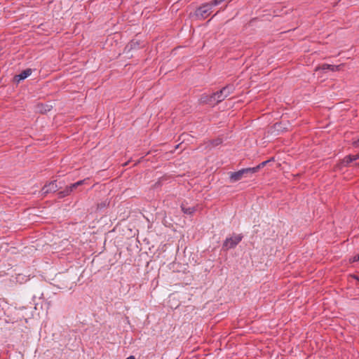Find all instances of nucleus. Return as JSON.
I'll return each mask as SVG.
<instances>
[{
  "label": "nucleus",
  "mask_w": 359,
  "mask_h": 359,
  "mask_svg": "<svg viewBox=\"0 0 359 359\" xmlns=\"http://www.w3.org/2000/svg\"><path fill=\"white\" fill-rule=\"evenodd\" d=\"M212 7L210 2L202 4L196 9L194 12L195 17L198 20H205L211 14Z\"/></svg>",
  "instance_id": "nucleus-1"
},
{
  "label": "nucleus",
  "mask_w": 359,
  "mask_h": 359,
  "mask_svg": "<svg viewBox=\"0 0 359 359\" xmlns=\"http://www.w3.org/2000/svg\"><path fill=\"white\" fill-rule=\"evenodd\" d=\"M235 87L233 85L229 84L222 88L220 90L214 93V95H216L217 97V102L219 103L224 100L228 96L233 93Z\"/></svg>",
  "instance_id": "nucleus-2"
},
{
  "label": "nucleus",
  "mask_w": 359,
  "mask_h": 359,
  "mask_svg": "<svg viewBox=\"0 0 359 359\" xmlns=\"http://www.w3.org/2000/svg\"><path fill=\"white\" fill-rule=\"evenodd\" d=\"M252 174L253 170L251 168H243L237 172H231L229 179L231 182H236L241 180L243 177H246Z\"/></svg>",
  "instance_id": "nucleus-3"
},
{
  "label": "nucleus",
  "mask_w": 359,
  "mask_h": 359,
  "mask_svg": "<svg viewBox=\"0 0 359 359\" xmlns=\"http://www.w3.org/2000/svg\"><path fill=\"white\" fill-rule=\"evenodd\" d=\"M243 236L241 234L235 235L233 237L226 238L222 245V248L225 250L234 248L241 241Z\"/></svg>",
  "instance_id": "nucleus-4"
},
{
  "label": "nucleus",
  "mask_w": 359,
  "mask_h": 359,
  "mask_svg": "<svg viewBox=\"0 0 359 359\" xmlns=\"http://www.w3.org/2000/svg\"><path fill=\"white\" fill-rule=\"evenodd\" d=\"M61 187H58V185L57 184L56 180L52 181L48 184L44 185L43 187L41 189V195L46 196L49 193L56 192Z\"/></svg>",
  "instance_id": "nucleus-5"
},
{
  "label": "nucleus",
  "mask_w": 359,
  "mask_h": 359,
  "mask_svg": "<svg viewBox=\"0 0 359 359\" xmlns=\"http://www.w3.org/2000/svg\"><path fill=\"white\" fill-rule=\"evenodd\" d=\"M199 102L201 104L210 105H215L218 103L217 102V97L216 95H214V93L211 95L203 94L199 99Z\"/></svg>",
  "instance_id": "nucleus-6"
},
{
  "label": "nucleus",
  "mask_w": 359,
  "mask_h": 359,
  "mask_svg": "<svg viewBox=\"0 0 359 359\" xmlns=\"http://www.w3.org/2000/svg\"><path fill=\"white\" fill-rule=\"evenodd\" d=\"M144 45L140 40L133 39L126 46L125 50L126 51H130L134 49H137L143 47Z\"/></svg>",
  "instance_id": "nucleus-7"
},
{
  "label": "nucleus",
  "mask_w": 359,
  "mask_h": 359,
  "mask_svg": "<svg viewBox=\"0 0 359 359\" xmlns=\"http://www.w3.org/2000/svg\"><path fill=\"white\" fill-rule=\"evenodd\" d=\"M32 74V69H26L23 70L20 74L15 75L14 77V81L16 82H20V81H22L27 78L29 76H30Z\"/></svg>",
  "instance_id": "nucleus-8"
},
{
  "label": "nucleus",
  "mask_w": 359,
  "mask_h": 359,
  "mask_svg": "<svg viewBox=\"0 0 359 359\" xmlns=\"http://www.w3.org/2000/svg\"><path fill=\"white\" fill-rule=\"evenodd\" d=\"M86 182V180H79L75 183L71 184L69 186H67L70 192L72 193L74 190L78 188L79 186L83 185Z\"/></svg>",
  "instance_id": "nucleus-9"
},
{
  "label": "nucleus",
  "mask_w": 359,
  "mask_h": 359,
  "mask_svg": "<svg viewBox=\"0 0 359 359\" xmlns=\"http://www.w3.org/2000/svg\"><path fill=\"white\" fill-rule=\"evenodd\" d=\"M181 208H182V212L184 214L189 215H192L196 210V207L194 206V207L187 208V207H185V205L184 204H182Z\"/></svg>",
  "instance_id": "nucleus-10"
},
{
  "label": "nucleus",
  "mask_w": 359,
  "mask_h": 359,
  "mask_svg": "<svg viewBox=\"0 0 359 359\" xmlns=\"http://www.w3.org/2000/svg\"><path fill=\"white\" fill-rule=\"evenodd\" d=\"M70 194H71L70 191L66 187L64 190L58 191L57 195L58 198H63L70 195Z\"/></svg>",
  "instance_id": "nucleus-11"
},
{
  "label": "nucleus",
  "mask_w": 359,
  "mask_h": 359,
  "mask_svg": "<svg viewBox=\"0 0 359 359\" xmlns=\"http://www.w3.org/2000/svg\"><path fill=\"white\" fill-rule=\"evenodd\" d=\"M271 160H267L262 162L257 166L251 168L253 170V174L258 172L261 168H264Z\"/></svg>",
  "instance_id": "nucleus-12"
},
{
  "label": "nucleus",
  "mask_w": 359,
  "mask_h": 359,
  "mask_svg": "<svg viewBox=\"0 0 359 359\" xmlns=\"http://www.w3.org/2000/svg\"><path fill=\"white\" fill-rule=\"evenodd\" d=\"M321 69L323 70L330 69L331 71H333V72L339 69V66L331 65H327V64L323 65L321 67Z\"/></svg>",
  "instance_id": "nucleus-13"
},
{
  "label": "nucleus",
  "mask_w": 359,
  "mask_h": 359,
  "mask_svg": "<svg viewBox=\"0 0 359 359\" xmlns=\"http://www.w3.org/2000/svg\"><path fill=\"white\" fill-rule=\"evenodd\" d=\"M354 161L352 157V155H348L344 157V158L341 161V164H343L344 166H348L349 163Z\"/></svg>",
  "instance_id": "nucleus-14"
},
{
  "label": "nucleus",
  "mask_w": 359,
  "mask_h": 359,
  "mask_svg": "<svg viewBox=\"0 0 359 359\" xmlns=\"http://www.w3.org/2000/svg\"><path fill=\"white\" fill-rule=\"evenodd\" d=\"M222 142V139L218 138V139L212 140L210 142V144L212 147H216V146L219 145Z\"/></svg>",
  "instance_id": "nucleus-15"
},
{
  "label": "nucleus",
  "mask_w": 359,
  "mask_h": 359,
  "mask_svg": "<svg viewBox=\"0 0 359 359\" xmlns=\"http://www.w3.org/2000/svg\"><path fill=\"white\" fill-rule=\"evenodd\" d=\"M226 0H212L210 2V4L212 5V6H217L220 4H222V2L225 1Z\"/></svg>",
  "instance_id": "nucleus-16"
},
{
  "label": "nucleus",
  "mask_w": 359,
  "mask_h": 359,
  "mask_svg": "<svg viewBox=\"0 0 359 359\" xmlns=\"http://www.w3.org/2000/svg\"><path fill=\"white\" fill-rule=\"evenodd\" d=\"M351 262H359V254L353 256L352 258L350 259Z\"/></svg>",
  "instance_id": "nucleus-17"
},
{
  "label": "nucleus",
  "mask_w": 359,
  "mask_h": 359,
  "mask_svg": "<svg viewBox=\"0 0 359 359\" xmlns=\"http://www.w3.org/2000/svg\"><path fill=\"white\" fill-rule=\"evenodd\" d=\"M353 146L355 148H359V138L353 142Z\"/></svg>",
  "instance_id": "nucleus-18"
},
{
  "label": "nucleus",
  "mask_w": 359,
  "mask_h": 359,
  "mask_svg": "<svg viewBox=\"0 0 359 359\" xmlns=\"http://www.w3.org/2000/svg\"><path fill=\"white\" fill-rule=\"evenodd\" d=\"M352 157H353V161H356V160L359 159V153L355 155H352Z\"/></svg>",
  "instance_id": "nucleus-19"
},
{
  "label": "nucleus",
  "mask_w": 359,
  "mask_h": 359,
  "mask_svg": "<svg viewBox=\"0 0 359 359\" xmlns=\"http://www.w3.org/2000/svg\"><path fill=\"white\" fill-rule=\"evenodd\" d=\"M280 126V123H276V124L274 125L275 128H276L277 130H279V129H278V127H279Z\"/></svg>",
  "instance_id": "nucleus-20"
},
{
  "label": "nucleus",
  "mask_w": 359,
  "mask_h": 359,
  "mask_svg": "<svg viewBox=\"0 0 359 359\" xmlns=\"http://www.w3.org/2000/svg\"><path fill=\"white\" fill-rule=\"evenodd\" d=\"M353 278L356 279L358 282H359V277L355 276V275H353Z\"/></svg>",
  "instance_id": "nucleus-21"
},
{
  "label": "nucleus",
  "mask_w": 359,
  "mask_h": 359,
  "mask_svg": "<svg viewBox=\"0 0 359 359\" xmlns=\"http://www.w3.org/2000/svg\"><path fill=\"white\" fill-rule=\"evenodd\" d=\"M127 358L128 359H135L134 355H130V356L128 357Z\"/></svg>",
  "instance_id": "nucleus-22"
},
{
  "label": "nucleus",
  "mask_w": 359,
  "mask_h": 359,
  "mask_svg": "<svg viewBox=\"0 0 359 359\" xmlns=\"http://www.w3.org/2000/svg\"><path fill=\"white\" fill-rule=\"evenodd\" d=\"M356 165H358V167H359V163H357Z\"/></svg>",
  "instance_id": "nucleus-23"
},
{
  "label": "nucleus",
  "mask_w": 359,
  "mask_h": 359,
  "mask_svg": "<svg viewBox=\"0 0 359 359\" xmlns=\"http://www.w3.org/2000/svg\"><path fill=\"white\" fill-rule=\"evenodd\" d=\"M126 359H128V358H126Z\"/></svg>",
  "instance_id": "nucleus-24"
},
{
  "label": "nucleus",
  "mask_w": 359,
  "mask_h": 359,
  "mask_svg": "<svg viewBox=\"0 0 359 359\" xmlns=\"http://www.w3.org/2000/svg\"><path fill=\"white\" fill-rule=\"evenodd\" d=\"M126 359H128V358H126Z\"/></svg>",
  "instance_id": "nucleus-25"
}]
</instances>
